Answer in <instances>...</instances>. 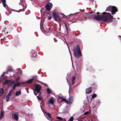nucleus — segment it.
Segmentation results:
<instances>
[{
  "mask_svg": "<svg viewBox=\"0 0 121 121\" xmlns=\"http://www.w3.org/2000/svg\"><path fill=\"white\" fill-rule=\"evenodd\" d=\"M52 18V17L51 16H49L48 18V19L49 20H50Z\"/></svg>",
  "mask_w": 121,
  "mask_h": 121,
  "instance_id": "obj_35",
  "label": "nucleus"
},
{
  "mask_svg": "<svg viewBox=\"0 0 121 121\" xmlns=\"http://www.w3.org/2000/svg\"><path fill=\"white\" fill-rule=\"evenodd\" d=\"M89 113V112L88 111H87L86 112L84 113V115H87Z\"/></svg>",
  "mask_w": 121,
  "mask_h": 121,
  "instance_id": "obj_34",
  "label": "nucleus"
},
{
  "mask_svg": "<svg viewBox=\"0 0 121 121\" xmlns=\"http://www.w3.org/2000/svg\"><path fill=\"white\" fill-rule=\"evenodd\" d=\"M67 83L69 85V84L68 82V79H67Z\"/></svg>",
  "mask_w": 121,
  "mask_h": 121,
  "instance_id": "obj_39",
  "label": "nucleus"
},
{
  "mask_svg": "<svg viewBox=\"0 0 121 121\" xmlns=\"http://www.w3.org/2000/svg\"><path fill=\"white\" fill-rule=\"evenodd\" d=\"M19 79V77H18L15 80L11 82L10 86H12L14 83H16L17 82H18V81Z\"/></svg>",
  "mask_w": 121,
  "mask_h": 121,
  "instance_id": "obj_10",
  "label": "nucleus"
},
{
  "mask_svg": "<svg viewBox=\"0 0 121 121\" xmlns=\"http://www.w3.org/2000/svg\"><path fill=\"white\" fill-rule=\"evenodd\" d=\"M8 12L9 13H11V10H9L8 11Z\"/></svg>",
  "mask_w": 121,
  "mask_h": 121,
  "instance_id": "obj_36",
  "label": "nucleus"
},
{
  "mask_svg": "<svg viewBox=\"0 0 121 121\" xmlns=\"http://www.w3.org/2000/svg\"><path fill=\"white\" fill-rule=\"evenodd\" d=\"M73 53L74 56L76 57H78L81 56V51L79 45H77L76 48L73 49Z\"/></svg>",
  "mask_w": 121,
  "mask_h": 121,
  "instance_id": "obj_2",
  "label": "nucleus"
},
{
  "mask_svg": "<svg viewBox=\"0 0 121 121\" xmlns=\"http://www.w3.org/2000/svg\"><path fill=\"white\" fill-rule=\"evenodd\" d=\"M76 78L74 76H73L72 78V84L73 85L75 84Z\"/></svg>",
  "mask_w": 121,
  "mask_h": 121,
  "instance_id": "obj_16",
  "label": "nucleus"
},
{
  "mask_svg": "<svg viewBox=\"0 0 121 121\" xmlns=\"http://www.w3.org/2000/svg\"><path fill=\"white\" fill-rule=\"evenodd\" d=\"M12 91L13 90H11V91H10L9 92L8 95H9L11 96V95L12 93Z\"/></svg>",
  "mask_w": 121,
  "mask_h": 121,
  "instance_id": "obj_28",
  "label": "nucleus"
},
{
  "mask_svg": "<svg viewBox=\"0 0 121 121\" xmlns=\"http://www.w3.org/2000/svg\"><path fill=\"white\" fill-rule=\"evenodd\" d=\"M117 19H119V18H118H118H117Z\"/></svg>",
  "mask_w": 121,
  "mask_h": 121,
  "instance_id": "obj_48",
  "label": "nucleus"
},
{
  "mask_svg": "<svg viewBox=\"0 0 121 121\" xmlns=\"http://www.w3.org/2000/svg\"><path fill=\"white\" fill-rule=\"evenodd\" d=\"M69 53H70V56H71V60L72 61V58H71V53H70V52L69 51Z\"/></svg>",
  "mask_w": 121,
  "mask_h": 121,
  "instance_id": "obj_40",
  "label": "nucleus"
},
{
  "mask_svg": "<svg viewBox=\"0 0 121 121\" xmlns=\"http://www.w3.org/2000/svg\"><path fill=\"white\" fill-rule=\"evenodd\" d=\"M97 96V95L96 94H94L92 95V99H93L94 98L96 97Z\"/></svg>",
  "mask_w": 121,
  "mask_h": 121,
  "instance_id": "obj_27",
  "label": "nucleus"
},
{
  "mask_svg": "<svg viewBox=\"0 0 121 121\" xmlns=\"http://www.w3.org/2000/svg\"><path fill=\"white\" fill-rule=\"evenodd\" d=\"M32 52L33 53H32L31 55V56L32 57H34L35 56H36V54L35 53H34V51H33Z\"/></svg>",
  "mask_w": 121,
  "mask_h": 121,
  "instance_id": "obj_24",
  "label": "nucleus"
},
{
  "mask_svg": "<svg viewBox=\"0 0 121 121\" xmlns=\"http://www.w3.org/2000/svg\"><path fill=\"white\" fill-rule=\"evenodd\" d=\"M87 17H85V18H87Z\"/></svg>",
  "mask_w": 121,
  "mask_h": 121,
  "instance_id": "obj_47",
  "label": "nucleus"
},
{
  "mask_svg": "<svg viewBox=\"0 0 121 121\" xmlns=\"http://www.w3.org/2000/svg\"><path fill=\"white\" fill-rule=\"evenodd\" d=\"M4 93V89L3 88H1L0 89V94L1 95L3 94Z\"/></svg>",
  "mask_w": 121,
  "mask_h": 121,
  "instance_id": "obj_22",
  "label": "nucleus"
},
{
  "mask_svg": "<svg viewBox=\"0 0 121 121\" xmlns=\"http://www.w3.org/2000/svg\"><path fill=\"white\" fill-rule=\"evenodd\" d=\"M5 73V72H3V73L1 75V76H4Z\"/></svg>",
  "mask_w": 121,
  "mask_h": 121,
  "instance_id": "obj_37",
  "label": "nucleus"
},
{
  "mask_svg": "<svg viewBox=\"0 0 121 121\" xmlns=\"http://www.w3.org/2000/svg\"><path fill=\"white\" fill-rule=\"evenodd\" d=\"M49 120L51 121H53V119H51L50 120Z\"/></svg>",
  "mask_w": 121,
  "mask_h": 121,
  "instance_id": "obj_38",
  "label": "nucleus"
},
{
  "mask_svg": "<svg viewBox=\"0 0 121 121\" xmlns=\"http://www.w3.org/2000/svg\"><path fill=\"white\" fill-rule=\"evenodd\" d=\"M11 83V82L10 81L7 79H6L5 81L4 82H3V84L4 85L9 84V86H10V85Z\"/></svg>",
  "mask_w": 121,
  "mask_h": 121,
  "instance_id": "obj_11",
  "label": "nucleus"
},
{
  "mask_svg": "<svg viewBox=\"0 0 121 121\" xmlns=\"http://www.w3.org/2000/svg\"><path fill=\"white\" fill-rule=\"evenodd\" d=\"M41 109H42V110H42V108H41Z\"/></svg>",
  "mask_w": 121,
  "mask_h": 121,
  "instance_id": "obj_50",
  "label": "nucleus"
},
{
  "mask_svg": "<svg viewBox=\"0 0 121 121\" xmlns=\"http://www.w3.org/2000/svg\"><path fill=\"white\" fill-rule=\"evenodd\" d=\"M74 98V96H73L69 97L68 100L67 101V103L69 105L71 104L73 102Z\"/></svg>",
  "mask_w": 121,
  "mask_h": 121,
  "instance_id": "obj_7",
  "label": "nucleus"
},
{
  "mask_svg": "<svg viewBox=\"0 0 121 121\" xmlns=\"http://www.w3.org/2000/svg\"><path fill=\"white\" fill-rule=\"evenodd\" d=\"M11 96L7 95L6 98V99L7 102L9 101V100Z\"/></svg>",
  "mask_w": 121,
  "mask_h": 121,
  "instance_id": "obj_20",
  "label": "nucleus"
},
{
  "mask_svg": "<svg viewBox=\"0 0 121 121\" xmlns=\"http://www.w3.org/2000/svg\"><path fill=\"white\" fill-rule=\"evenodd\" d=\"M73 117H71L69 118V121H73Z\"/></svg>",
  "mask_w": 121,
  "mask_h": 121,
  "instance_id": "obj_31",
  "label": "nucleus"
},
{
  "mask_svg": "<svg viewBox=\"0 0 121 121\" xmlns=\"http://www.w3.org/2000/svg\"><path fill=\"white\" fill-rule=\"evenodd\" d=\"M102 21L104 22H110L112 21L113 17L109 13L103 12L102 15Z\"/></svg>",
  "mask_w": 121,
  "mask_h": 121,
  "instance_id": "obj_1",
  "label": "nucleus"
},
{
  "mask_svg": "<svg viewBox=\"0 0 121 121\" xmlns=\"http://www.w3.org/2000/svg\"><path fill=\"white\" fill-rule=\"evenodd\" d=\"M22 71H20V74H22Z\"/></svg>",
  "mask_w": 121,
  "mask_h": 121,
  "instance_id": "obj_41",
  "label": "nucleus"
},
{
  "mask_svg": "<svg viewBox=\"0 0 121 121\" xmlns=\"http://www.w3.org/2000/svg\"><path fill=\"white\" fill-rule=\"evenodd\" d=\"M57 118L60 120L61 121L62 120V118L60 117L57 116Z\"/></svg>",
  "mask_w": 121,
  "mask_h": 121,
  "instance_id": "obj_30",
  "label": "nucleus"
},
{
  "mask_svg": "<svg viewBox=\"0 0 121 121\" xmlns=\"http://www.w3.org/2000/svg\"><path fill=\"white\" fill-rule=\"evenodd\" d=\"M65 27H66V29H67V28H66V25H65Z\"/></svg>",
  "mask_w": 121,
  "mask_h": 121,
  "instance_id": "obj_46",
  "label": "nucleus"
},
{
  "mask_svg": "<svg viewBox=\"0 0 121 121\" xmlns=\"http://www.w3.org/2000/svg\"><path fill=\"white\" fill-rule=\"evenodd\" d=\"M33 78H32L29 79L27 81V83H30L32 82L33 80Z\"/></svg>",
  "mask_w": 121,
  "mask_h": 121,
  "instance_id": "obj_23",
  "label": "nucleus"
},
{
  "mask_svg": "<svg viewBox=\"0 0 121 121\" xmlns=\"http://www.w3.org/2000/svg\"><path fill=\"white\" fill-rule=\"evenodd\" d=\"M97 13V14H99V12H97V13Z\"/></svg>",
  "mask_w": 121,
  "mask_h": 121,
  "instance_id": "obj_45",
  "label": "nucleus"
},
{
  "mask_svg": "<svg viewBox=\"0 0 121 121\" xmlns=\"http://www.w3.org/2000/svg\"><path fill=\"white\" fill-rule=\"evenodd\" d=\"M35 89H33L34 94L35 95H37L38 93L40 92L42 89L41 86L39 84L35 85Z\"/></svg>",
  "mask_w": 121,
  "mask_h": 121,
  "instance_id": "obj_4",
  "label": "nucleus"
},
{
  "mask_svg": "<svg viewBox=\"0 0 121 121\" xmlns=\"http://www.w3.org/2000/svg\"><path fill=\"white\" fill-rule=\"evenodd\" d=\"M92 88L91 87H90L89 88L87 89L86 90V93H91V89Z\"/></svg>",
  "mask_w": 121,
  "mask_h": 121,
  "instance_id": "obj_15",
  "label": "nucleus"
},
{
  "mask_svg": "<svg viewBox=\"0 0 121 121\" xmlns=\"http://www.w3.org/2000/svg\"><path fill=\"white\" fill-rule=\"evenodd\" d=\"M89 18H92L96 20H102V15H95V14L94 13L92 14L91 17H89Z\"/></svg>",
  "mask_w": 121,
  "mask_h": 121,
  "instance_id": "obj_6",
  "label": "nucleus"
},
{
  "mask_svg": "<svg viewBox=\"0 0 121 121\" xmlns=\"http://www.w3.org/2000/svg\"><path fill=\"white\" fill-rule=\"evenodd\" d=\"M47 93L48 94H50L52 92L51 90L48 88H47Z\"/></svg>",
  "mask_w": 121,
  "mask_h": 121,
  "instance_id": "obj_25",
  "label": "nucleus"
},
{
  "mask_svg": "<svg viewBox=\"0 0 121 121\" xmlns=\"http://www.w3.org/2000/svg\"><path fill=\"white\" fill-rule=\"evenodd\" d=\"M54 98L52 97H51L48 103L52 104H53L54 103Z\"/></svg>",
  "mask_w": 121,
  "mask_h": 121,
  "instance_id": "obj_12",
  "label": "nucleus"
},
{
  "mask_svg": "<svg viewBox=\"0 0 121 121\" xmlns=\"http://www.w3.org/2000/svg\"><path fill=\"white\" fill-rule=\"evenodd\" d=\"M7 72H8V71H7L6 72H5V73H7Z\"/></svg>",
  "mask_w": 121,
  "mask_h": 121,
  "instance_id": "obj_44",
  "label": "nucleus"
},
{
  "mask_svg": "<svg viewBox=\"0 0 121 121\" xmlns=\"http://www.w3.org/2000/svg\"><path fill=\"white\" fill-rule=\"evenodd\" d=\"M106 11H111L112 14L113 15L115 14V12H117L118 10L115 7L109 6L107 8Z\"/></svg>",
  "mask_w": 121,
  "mask_h": 121,
  "instance_id": "obj_3",
  "label": "nucleus"
},
{
  "mask_svg": "<svg viewBox=\"0 0 121 121\" xmlns=\"http://www.w3.org/2000/svg\"><path fill=\"white\" fill-rule=\"evenodd\" d=\"M2 4L3 6L4 7H6V4L5 3V0H2Z\"/></svg>",
  "mask_w": 121,
  "mask_h": 121,
  "instance_id": "obj_18",
  "label": "nucleus"
},
{
  "mask_svg": "<svg viewBox=\"0 0 121 121\" xmlns=\"http://www.w3.org/2000/svg\"><path fill=\"white\" fill-rule=\"evenodd\" d=\"M62 99V101H65V102L67 103V101H68V100H66L64 98H63H63Z\"/></svg>",
  "mask_w": 121,
  "mask_h": 121,
  "instance_id": "obj_33",
  "label": "nucleus"
},
{
  "mask_svg": "<svg viewBox=\"0 0 121 121\" xmlns=\"http://www.w3.org/2000/svg\"><path fill=\"white\" fill-rule=\"evenodd\" d=\"M4 30V32H5V30Z\"/></svg>",
  "mask_w": 121,
  "mask_h": 121,
  "instance_id": "obj_49",
  "label": "nucleus"
},
{
  "mask_svg": "<svg viewBox=\"0 0 121 121\" xmlns=\"http://www.w3.org/2000/svg\"><path fill=\"white\" fill-rule=\"evenodd\" d=\"M18 115L17 113H14L12 114V118L13 119H15L17 121L18 119Z\"/></svg>",
  "mask_w": 121,
  "mask_h": 121,
  "instance_id": "obj_8",
  "label": "nucleus"
},
{
  "mask_svg": "<svg viewBox=\"0 0 121 121\" xmlns=\"http://www.w3.org/2000/svg\"><path fill=\"white\" fill-rule=\"evenodd\" d=\"M13 71L11 67L10 66H9L8 67L7 69V71L11 72Z\"/></svg>",
  "mask_w": 121,
  "mask_h": 121,
  "instance_id": "obj_19",
  "label": "nucleus"
},
{
  "mask_svg": "<svg viewBox=\"0 0 121 121\" xmlns=\"http://www.w3.org/2000/svg\"><path fill=\"white\" fill-rule=\"evenodd\" d=\"M37 97L39 100H41L42 97L41 96L38 95L37 96Z\"/></svg>",
  "mask_w": 121,
  "mask_h": 121,
  "instance_id": "obj_29",
  "label": "nucleus"
},
{
  "mask_svg": "<svg viewBox=\"0 0 121 121\" xmlns=\"http://www.w3.org/2000/svg\"><path fill=\"white\" fill-rule=\"evenodd\" d=\"M21 94V90H20L19 91H17L15 95L16 96H18Z\"/></svg>",
  "mask_w": 121,
  "mask_h": 121,
  "instance_id": "obj_17",
  "label": "nucleus"
},
{
  "mask_svg": "<svg viewBox=\"0 0 121 121\" xmlns=\"http://www.w3.org/2000/svg\"><path fill=\"white\" fill-rule=\"evenodd\" d=\"M6 29V28H5V29Z\"/></svg>",
  "mask_w": 121,
  "mask_h": 121,
  "instance_id": "obj_52",
  "label": "nucleus"
},
{
  "mask_svg": "<svg viewBox=\"0 0 121 121\" xmlns=\"http://www.w3.org/2000/svg\"><path fill=\"white\" fill-rule=\"evenodd\" d=\"M52 16L54 20L56 21H59L61 20L59 14L57 12H53L52 13Z\"/></svg>",
  "mask_w": 121,
  "mask_h": 121,
  "instance_id": "obj_5",
  "label": "nucleus"
},
{
  "mask_svg": "<svg viewBox=\"0 0 121 121\" xmlns=\"http://www.w3.org/2000/svg\"><path fill=\"white\" fill-rule=\"evenodd\" d=\"M4 112L3 110H2L0 114V119H2V118L4 116Z\"/></svg>",
  "mask_w": 121,
  "mask_h": 121,
  "instance_id": "obj_13",
  "label": "nucleus"
},
{
  "mask_svg": "<svg viewBox=\"0 0 121 121\" xmlns=\"http://www.w3.org/2000/svg\"><path fill=\"white\" fill-rule=\"evenodd\" d=\"M8 33V32H7V33Z\"/></svg>",
  "mask_w": 121,
  "mask_h": 121,
  "instance_id": "obj_51",
  "label": "nucleus"
},
{
  "mask_svg": "<svg viewBox=\"0 0 121 121\" xmlns=\"http://www.w3.org/2000/svg\"><path fill=\"white\" fill-rule=\"evenodd\" d=\"M14 84L13 87V89L14 90L16 87L20 85V83L19 82H17L16 83H14L13 84Z\"/></svg>",
  "mask_w": 121,
  "mask_h": 121,
  "instance_id": "obj_14",
  "label": "nucleus"
},
{
  "mask_svg": "<svg viewBox=\"0 0 121 121\" xmlns=\"http://www.w3.org/2000/svg\"><path fill=\"white\" fill-rule=\"evenodd\" d=\"M44 113H46V114L48 116L49 118H51V115L50 113L48 112H45Z\"/></svg>",
  "mask_w": 121,
  "mask_h": 121,
  "instance_id": "obj_21",
  "label": "nucleus"
},
{
  "mask_svg": "<svg viewBox=\"0 0 121 121\" xmlns=\"http://www.w3.org/2000/svg\"><path fill=\"white\" fill-rule=\"evenodd\" d=\"M12 11H15V10H12ZM16 11V12H17V11Z\"/></svg>",
  "mask_w": 121,
  "mask_h": 121,
  "instance_id": "obj_43",
  "label": "nucleus"
},
{
  "mask_svg": "<svg viewBox=\"0 0 121 121\" xmlns=\"http://www.w3.org/2000/svg\"><path fill=\"white\" fill-rule=\"evenodd\" d=\"M92 13V12H90L88 13L90 14H91Z\"/></svg>",
  "mask_w": 121,
  "mask_h": 121,
  "instance_id": "obj_42",
  "label": "nucleus"
},
{
  "mask_svg": "<svg viewBox=\"0 0 121 121\" xmlns=\"http://www.w3.org/2000/svg\"><path fill=\"white\" fill-rule=\"evenodd\" d=\"M58 97L60 99H62L63 98V96L61 94H59L58 95Z\"/></svg>",
  "mask_w": 121,
  "mask_h": 121,
  "instance_id": "obj_26",
  "label": "nucleus"
},
{
  "mask_svg": "<svg viewBox=\"0 0 121 121\" xmlns=\"http://www.w3.org/2000/svg\"><path fill=\"white\" fill-rule=\"evenodd\" d=\"M52 6V5L51 3L47 4L46 7V9L47 11H49Z\"/></svg>",
  "mask_w": 121,
  "mask_h": 121,
  "instance_id": "obj_9",
  "label": "nucleus"
},
{
  "mask_svg": "<svg viewBox=\"0 0 121 121\" xmlns=\"http://www.w3.org/2000/svg\"><path fill=\"white\" fill-rule=\"evenodd\" d=\"M38 81L39 82H40V83H41L42 84H43L44 85V86H47V85H46V84L43 82H40V81H39L38 80Z\"/></svg>",
  "mask_w": 121,
  "mask_h": 121,
  "instance_id": "obj_32",
  "label": "nucleus"
}]
</instances>
